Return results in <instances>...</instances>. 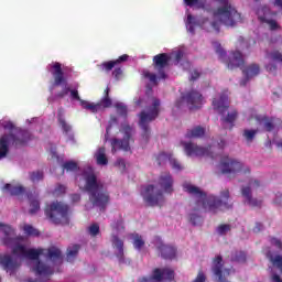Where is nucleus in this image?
<instances>
[{"label":"nucleus","mask_w":282,"mask_h":282,"mask_svg":"<svg viewBox=\"0 0 282 282\" xmlns=\"http://www.w3.org/2000/svg\"><path fill=\"white\" fill-rule=\"evenodd\" d=\"M175 181L171 172H162L158 178V186L155 185H144L141 187V196L143 202L151 207L162 206L164 204V193L166 195H173L175 188H173Z\"/></svg>","instance_id":"obj_1"},{"label":"nucleus","mask_w":282,"mask_h":282,"mask_svg":"<svg viewBox=\"0 0 282 282\" xmlns=\"http://www.w3.org/2000/svg\"><path fill=\"white\" fill-rule=\"evenodd\" d=\"M184 191L186 193H189V195H195L197 197L195 210H199V207H202L207 213H213L214 215L220 210V208H232V203H228L230 199V191L225 189L220 193V197L217 196H208L206 197V193H204L199 187L195 185H191L188 183H185L183 185Z\"/></svg>","instance_id":"obj_2"},{"label":"nucleus","mask_w":282,"mask_h":282,"mask_svg":"<svg viewBox=\"0 0 282 282\" xmlns=\"http://www.w3.org/2000/svg\"><path fill=\"white\" fill-rule=\"evenodd\" d=\"M85 191L88 193L89 202L94 208H98L100 213H106L107 206L111 203V196L105 188V184L98 181V177L94 173H89L85 176Z\"/></svg>","instance_id":"obj_3"},{"label":"nucleus","mask_w":282,"mask_h":282,"mask_svg":"<svg viewBox=\"0 0 282 282\" xmlns=\"http://www.w3.org/2000/svg\"><path fill=\"white\" fill-rule=\"evenodd\" d=\"M160 105L162 102L159 98L152 99V106L148 110H143L139 113V127L141 129V138L144 142H149L151 138V122L160 116Z\"/></svg>","instance_id":"obj_4"},{"label":"nucleus","mask_w":282,"mask_h":282,"mask_svg":"<svg viewBox=\"0 0 282 282\" xmlns=\"http://www.w3.org/2000/svg\"><path fill=\"white\" fill-rule=\"evenodd\" d=\"M216 1L220 7L214 11V19H217L227 28H235L241 21V13H238L237 9L230 4V0Z\"/></svg>","instance_id":"obj_5"},{"label":"nucleus","mask_w":282,"mask_h":282,"mask_svg":"<svg viewBox=\"0 0 282 282\" xmlns=\"http://www.w3.org/2000/svg\"><path fill=\"white\" fill-rule=\"evenodd\" d=\"M169 63H171V56L166 53H160L155 55L152 59V66L155 73H150L149 70H143V78H147L152 83V85L158 86V80H166V67H169Z\"/></svg>","instance_id":"obj_6"},{"label":"nucleus","mask_w":282,"mask_h":282,"mask_svg":"<svg viewBox=\"0 0 282 282\" xmlns=\"http://www.w3.org/2000/svg\"><path fill=\"white\" fill-rule=\"evenodd\" d=\"M44 213L46 218L55 224V226H69V217L72 212L69 206L64 203L53 202L50 205H46Z\"/></svg>","instance_id":"obj_7"},{"label":"nucleus","mask_w":282,"mask_h":282,"mask_svg":"<svg viewBox=\"0 0 282 282\" xmlns=\"http://www.w3.org/2000/svg\"><path fill=\"white\" fill-rule=\"evenodd\" d=\"M30 140H32V133L28 130H19L17 135L13 133L3 134L0 138V159L8 155L10 144L18 149V147H25Z\"/></svg>","instance_id":"obj_8"},{"label":"nucleus","mask_w":282,"mask_h":282,"mask_svg":"<svg viewBox=\"0 0 282 282\" xmlns=\"http://www.w3.org/2000/svg\"><path fill=\"white\" fill-rule=\"evenodd\" d=\"M0 230L3 232L4 237L2 238V246L7 248H12V254L15 257H25L28 249L25 246L21 245L23 238L17 237L14 229L10 225H4L0 223Z\"/></svg>","instance_id":"obj_9"},{"label":"nucleus","mask_w":282,"mask_h":282,"mask_svg":"<svg viewBox=\"0 0 282 282\" xmlns=\"http://www.w3.org/2000/svg\"><path fill=\"white\" fill-rule=\"evenodd\" d=\"M43 252V249H26V252L24 253V259H31V261H36V264L33 268V272H35V274H37L39 276L50 279V276L54 274V269L39 260Z\"/></svg>","instance_id":"obj_10"},{"label":"nucleus","mask_w":282,"mask_h":282,"mask_svg":"<svg viewBox=\"0 0 282 282\" xmlns=\"http://www.w3.org/2000/svg\"><path fill=\"white\" fill-rule=\"evenodd\" d=\"M214 47L216 50V54H218L220 61L226 63L228 69H237L238 67H243V54L241 52L236 51L231 52L228 61H226V51L221 47L219 42H214Z\"/></svg>","instance_id":"obj_11"},{"label":"nucleus","mask_w":282,"mask_h":282,"mask_svg":"<svg viewBox=\"0 0 282 282\" xmlns=\"http://www.w3.org/2000/svg\"><path fill=\"white\" fill-rule=\"evenodd\" d=\"M220 171L224 175H237V173H245L249 175L250 167L243 165V163L236 159L224 156L220 160Z\"/></svg>","instance_id":"obj_12"},{"label":"nucleus","mask_w":282,"mask_h":282,"mask_svg":"<svg viewBox=\"0 0 282 282\" xmlns=\"http://www.w3.org/2000/svg\"><path fill=\"white\" fill-rule=\"evenodd\" d=\"M184 102L187 105L191 111H193V109H202V106L204 105V96H202L197 90H189L183 94L181 98L176 100L175 107L180 109Z\"/></svg>","instance_id":"obj_13"},{"label":"nucleus","mask_w":282,"mask_h":282,"mask_svg":"<svg viewBox=\"0 0 282 282\" xmlns=\"http://www.w3.org/2000/svg\"><path fill=\"white\" fill-rule=\"evenodd\" d=\"M121 132L123 133V139L113 138L110 141L112 153H116V151H131L129 142H131V138L133 135V128L126 124L122 127Z\"/></svg>","instance_id":"obj_14"},{"label":"nucleus","mask_w":282,"mask_h":282,"mask_svg":"<svg viewBox=\"0 0 282 282\" xmlns=\"http://www.w3.org/2000/svg\"><path fill=\"white\" fill-rule=\"evenodd\" d=\"M175 279V271L171 268H155L150 278L143 276L139 282H163L173 281Z\"/></svg>","instance_id":"obj_15"},{"label":"nucleus","mask_w":282,"mask_h":282,"mask_svg":"<svg viewBox=\"0 0 282 282\" xmlns=\"http://www.w3.org/2000/svg\"><path fill=\"white\" fill-rule=\"evenodd\" d=\"M257 14H258V19H259L260 23H267V25H269V30H271V32L281 30V25L279 24V22H276V20L268 19L270 17V14H272V10H270V7H268V6L260 7L257 10Z\"/></svg>","instance_id":"obj_16"},{"label":"nucleus","mask_w":282,"mask_h":282,"mask_svg":"<svg viewBox=\"0 0 282 282\" xmlns=\"http://www.w3.org/2000/svg\"><path fill=\"white\" fill-rule=\"evenodd\" d=\"M185 154L187 155V158H193V155H195L196 158H202L204 155H210V147L208 148H204V147H199L193 142H181Z\"/></svg>","instance_id":"obj_17"},{"label":"nucleus","mask_w":282,"mask_h":282,"mask_svg":"<svg viewBox=\"0 0 282 282\" xmlns=\"http://www.w3.org/2000/svg\"><path fill=\"white\" fill-rule=\"evenodd\" d=\"M48 67L54 78V87L67 85V77H65V73L63 72V64L54 62L53 64H50Z\"/></svg>","instance_id":"obj_18"},{"label":"nucleus","mask_w":282,"mask_h":282,"mask_svg":"<svg viewBox=\"0 0 282 282\" xmlns=\"http://www.w3.org/2000/svg\"><path fill=\"white\" fill-rule=\"evenodd\" d=\"M0 265L10 275L17 274V270L21 268V262L17 258H12L10 254L0 256Z\"/></svg>","instance_id":"obj_19"},{"label":"nucleus","mask_w":282,"mask_h":282,"mask_svg":"<svg viewBox=\"0 0 282 282\" xmlns=\"http://www.w3.org/2000/svg\"><path fill=\"white\" fill-rule=\"evenodd\" d=\"M212 105L215 111H218L220 116H224V113H226V111H228L230 107V102L228 101V95L221 94L218 99L214 98Z\"/></svg>","instance_id":"obj_20"},{"label":"nucleus","mask_w":282,"mask_h":282,"mask_svg":"<svg viewBox=\"0 0 282 282\" xmlns=\"http://www.w3.org/2000/svg\"><path fill=\"white\" fill-rule=\"evenodd\" d=\"M158 250H159L162 259L173 261V259H175V257H177V248H175L174 246L161 243L158 247Z\"/></svg>","instance_id":"obj_21"},{"label":"nucleus","mask_w":282,"mask_h":282,"mask_svg":"<svg viewBox=\"0 0 282 282\" xmlns=\"http://www.w3.org/2000/svg\"><path fill=\"white\" fill-rule=\"evenodd\" d=\"M241 195L245 197L246 203L252 208H261L263 200L257 199L252 197V189L250 186L241 188Z\"/></svg>","instance_id":"obj_22"},{"label":"nucleus","mask_w":282,"mask_h":282,"mask_svg":"<svg viewBox=\"0 0 282 282\" xmlns=\"http://www.w3.org/2000/svg\"><path fill=\"white\" fill-rule=\"evenodd\" d=\"M256 120L260 127H263V129L270 133L271 131H274V122H276V118L274 117H268V116H256Z\"/></svg>","instance_id":"obj_23"},{"label":"nucleus","mask_w":282,"mask_h":282,"mask_svg":"<svg viewBox=\"0 0 282 282\" xmlns=\"http://www.w3.org/2000/svg\"><path fill=\"white\" fill-rule=\"evenodd\" d=\"M26 197L29 199V214L36 215L39 210H41V200H39V195L32 194V192L26 193Z\"/></svg>","instance_id":"obj_24"},{"label":"nucleus","mask_w":282,"mask_h":282,"mask_svg":"<svg viewBox=\"0 0 282 282\" xmlns=\"http://www.w3.org/2000/svg\"><path fill=\"white\" fill-rule=\"evenodd\" d=\"M112 246L117 248L118 253H117V259L119 260V263H124V241L120 239L118 236H112Z\"/></svg>","instance_id":"obj_25"},{"label":"nucleus","mask_w":282,"mask_h":282,"mask_svg":"<svg viewBox=\"0 0 282 282\" xmlns=\"http://www.w3.org/2000/svg\"><path fill=\"white\" fill-rule=\"evenodd\" d=\"M45 257L53 263H63V252L56 247L48 248Z\"/></svg>","instance_id":"obj_26"},{"label":"nucleus","mask_w":282,"mask_h":282,"mask_svg":"<svg viewBox=\"0 0 282 282\" xmlns=\"http://www.w3.org/2000/svg\"><path fill=\"white\" fill-rule=\"evenodd\" d=\"M128 61H129V55L123 54L115 61L104 62L101 64V67H102V69H105V72H111V69H113V67H118V65H120V63H127Z\"/></svg>","instance_id":"obj_27"},{"label":"nucleus","mask_w":282,"mask_h":282,"mask_svg":"<svg viewBox=\"0 0 282 282\" xmlns=\"http://www.w3.org/2000/svg\"><path fill=\"white\" fill-rule=\"evenodd\" d=\"M237 118H239V112L237 110H231L227 113V116L221 117L220 120L224 124H229V129H235V122H237Z\"/></svg>","instance_id":"obj_28"},{"label":"nucleus","mask_w":282,"mask_h":282,"mask_svg":"<svg viewBox=\"0 0 282 282\" xmlns=\"http://www.w3.org/2000/svg\"><path fill=\"white\" fill-rule=\"evenodd\" d=\"M67 94H70V98L73 100H78L79 102H80V100H83V99H80V95H78V90H76V89L70 90V88L67 86H65L62 91L57 93L55 95V97L56 98H65V96H67Z\"/></svg>","instance_id":"obj_29"},{"label":"nucleus","mask_w":282,"mask_h":282,"mask_svg":"<svg viewBox=\"0 0 282 282\" xmlns=\"http://www.w3.org/2000/svg\"><path fill=\"white\" fill-rule=\"evenodd\" d=\"M95 158L99 166H107V164H109V159H107V150L105 147H101L97 150Z\"/></svg>","instance_id":"obj_30"},{"label":"nucleus","mask_w":282,"mask_h":282,"mask_svg":"<svg viewBox=\"0 0 282 282\" xmlns=\"http://www.w3.org/2000/svg\"><path fill=\"white\" fill-rule=\"evenodd\" d=\"M78 252H80V245H70L66 250V261L72 263L76 257H78Z\"/></svg>","instance_id":"obj_31"},{"label":"nucleus","mask_w":282,"mask_h":282,"mask_svg":"<svg viewBox=\"0 0 282 282\" xmlns=\"http://www.w3.org/2000/svg\"><path fill=\"white\" fill-rule=\"evenodd\" d=\"M243 75L246 76L247 80H250V78H253V76H259V73L261 72V68L257 64H251L243 70Z\"/></svg>","instance_id":"obj_32"},{"label":"nucleus","mask_w":282,"mask_h":282,"mask_svg":"<svg viewBox=\"0 0 282 282\" xmlns=\"http://www.w3.org/2000/svg\"><path fill=\"white\" fill-rule=\"evenodd\" d=\"M206 134V129L200 126L194 127L192 130H188L186 132V138H204Z\"/></svg>","instance_id":"obj_33"},{"label":"nucleus","mask_w":282,"mask_h":282,"mask_svg":"<svg viewBox=\"0 0 282 282\" xmlns=\"http://www.w3.org/2000/svg\"><path fill=\"white\" fill-rule=\"evenodd\" d=\"M187 8H196V10H206L208 0H183Z\"/></svg>","instance_id":"obj_34"},{"label":"nucleus","mask_w":282,"mask_h":282,"mask_svg":"<svg viewBox=\"0 0 282 282\" xmlns=\"http://www.w3.org/2000/svg\"><path fill=\"white\" fill-rule=\"evenodd\" d=\"M231 261L234 263H246L248 261V253L246 251H234L231 252Z\"/></svg>","instance_id":"obj_35"},{"label":"nucleus","mask_w":282,"mask_h":282,"mask_svg":"<svg viewBox=\"0 0 282 282\" xmlns=\"http://www.w3.org/2000/svg\"><path fill=\"white\" fill-rule=\"evenodd\" d=\"M44 177H45V174L42 170L32 171L29 173V180H31V182H33V184L43 182Z\"/></svg>","instance_id":"obj_36"},{"label":"nucleus","mask_w":282,"mask_h":282,"mask_svg":"<svg viewBox=\"0 0 282 282\" xmlns=\"http://www.w3.org/2000/svg\"><path fill=\"white\" fill-rule=\"evenodd\" d=\"M109 87H107L104 91L105 96L104 98L99 101V108L104 107V109H109L111 105H113V101H111V98L109 97Z\"/></svg>","instance_id":"obj_37"},{"label":"nucleus","mask_w":282,"mask_h":282,"mask_svg":"<svg viewBox=\"0 0 282 282\" xmlns=\"http://www.w3.org/2000/svg\"><path fill=\"white\" fill-rule=\"evenodd\" d=\"M57 121L62 128V131L65 133V135H69V133H72V127L69 126V123H67L65 118H63V115H58Z\"/></svg>","instance_id":"obj_38"},{"label":"nucleus","mask_w":282,"mask_h":282,"mask_svg":"<svg viewBox=\"0 0 282 282\" xmlns=\"http://www.w3.org/2000/svg\"><path fill=\"white\" fill-rule=\"evenodd\" d=\"M1 127L3 129H6V131H14L13 135H17L19 133V130L20 131H24L23 129L21 128H17V126L14 124V122L12 121H3L1 123Z\"/></svg>","instance_id":"obj_39"},{"label":"nucleus","mask_w":282,"mask_h":282,"mask_svg":"<svg viewBox=\"0 0 282 282\" xmlns=\"http://www.w3.org/2000/svg\"><path fill=\"white\" fill-rule=\"evenodd\" d=\"M268 259L269 261L272 262V264L278 268V270H280L282 272V256L281 254H276L275 257L272 254H268Z\"/></svg>","instance_id":"obj_40"},{"label":"nucleus","mask_w":282,"mask_h":282,"mask_svg":"<svg viewBox=\"0 0 282 282\" xmlns=\"http://www.w3.org/2000/svg\"><path fill=\"white\" fill-rule=\"evenodd\" d=\"M132 239L135 250H142V248H144L145 242L144 239H142V236H140V234H133Z\"/></svg>","instance_id":"obj_41"},{"label":"nucleus","mask_w":282,"mask_h":282,"mask_svg":"<svg viewBox=\"0 0 282 282\" xmlns=\"http://www.w3.org/2000/svg\"><path fill=\"white\" fill-rule=\"evenodd\" d=\"M269 61L282 65V53L280 51H272L268 54Z\"/></svg>","instance_id":"obj_42"},{"label":"nucleus","mask_w":282,"mask_h":282,"mask_svg":"<svg viewBox=\"0 0 282 282\" xmlns=\"http://www.w3.org/2000/svg\"><path fill=\"white\" fill-rule=\"evenodd\" d=\"M171 160V153L160 152L156 156V162L159 166H164L166 162Z\"/></svg>","instance_id":"obj_43"},{"label":"nucleus","mask_w":282,"mask_h":282,"mask_svg":"<svg viewBox=\"0 0 282 282\" xmlns=\"http://www.w3.org/2000/svg\"><path fill=\"white\" fill-rule=\"evenodd\" d=\"M80 105H82V107H84V109H88L89 111H93V113H96V111H98V109H100L99 102L94 104V102L80 100Z\"/></svg>","instance_id":"obj_44"},{"label":"nucleus","mask_w":282,"mask_h":282,"mask_svg":"<svg viewBox=\"0 0 282 282\" xmlns=\"http://www.w3.org/2000/svg\"><path fill=\"white\" fill-rule=\"evenodd\" d=\"M232 230V226L229 224H221L217 227L216 231L220 237L228 235Z\"/></svg>","instance_id":"obj_45"},{"label":"nucleus","mask_w":282,"mask_h":282,"mask_svg":"<svg viewBox=\"0 0 282 282\" xmlns=\"http://www.w3.org/2000/svg\"><path fill=\"white\" fill-rule=\"evenodd\" d=\"M257 133H259V130L245 129L242 135L245 140H247V142H252V140H254V138L257 137Z\"/></svg>","instance_id":"obj_46"},{"label":"nucleus","mask_w":282,"mask_h":282,"mask_svg":"<svg viewBox=\"0 0 282 282\" xmlns=\"http://www.w3.org/2000/svg\"><path fill=\"white\" fill-rule=\"evenodd\" d=\"M21 195H25V187L23 185H17L11 188L12 197H21Z\"/></svg>","instance_id":"obj_47"},{"label":"nucleus","mask_w":282,"mask_h":282,"mask_svg":"<svg viewBox=\"0 0 282 282\" xmlns=\"http://www.w3.org/2000/svg\"><path fill=\"white\" fill-rule=\"evenodd\" d=\"M170 164L174 171H184V165L177 161V159L173 158V154L170 155Z\"/></svg>","instance_id":"obj_48"},{"label":"nucleus","mask_w":282,"mask_h":282,"mask_svg":"<svg viewBox=\"0 0 282 282\" xmlns=\"http://www.w3.org/2000/svg\"><path fill=\"white\" fill-rule=\"evenodd\" d=\"M87 232L88 235H90L91 237H98V235H100V225L98 224H91L88 228H87Z\"/></svg>","instance_id":"obj_49"},{"label":"nucleus","mask_w":282,"mask_h":282,"mask_svg":"<svg viewBox=\"0 0 282 282\" xmlns=\"http://www.w3.org/2000/svg\"><path fill=\"white\" fill-rule=\"evenodd\" d=\"M186 28L191 34H195V18L192 14L187 15Z\"/></svg>","instance_id":"obj_50"},{"label":"nucleus","mask_w":282,"mask_h":282,"mask_svg":"<svg viewBox=\"0 0 282 282\" xmlns=\"http://www.w3.org/2000/svg\"><path fill=\"white\" fill-rule=\"evenodd\" d=\"M63 169L65 171H77L78 170V163L74 161H68L63 164Z\"/></svg>","instance_id":"obj_51"},{"label":"nucleus","mask_w":282,"mask_h":282,"mask_svg":"<svg viewBox=\"0 0 282 282\" xmlns=\"http://www.w3.org/2000/svg\"><path fill=\"white\" fill-rule=\"evenodd\" d=\"M23 229L25 235H31L33 237H39L40 235V232L35 228H33L32 225H25Z\"/></svg>","instance_id":"obj_52"},{"label":"nucleus","mask_w":282,"mask_h":282,"mask_svg":"<svg viewBox=\"0 0 282 282\" xmlns=\"http://www.w3.org/2000/svg\"><path fill=\"white\" fill-rule=\"evenodd\" d=\"M111 228H113V230H124V220L119 218L111 224Z\"/></svg>","instance_id":"obj_53"},{"label":"nucleus","mask_w":282,"mask_h":282,"mask_svg":"<svg viewBox=\"0 0 282 282\" xmlns=\"http://www.w3.org/2000/svg\"><path fill=\"white\" fill-rule=\"evenodd\" d=\"M117 113L119 116H122L123 118H127V106L122 104H116Z\"/></svg>","instance_id":"obj_54"},{"label":"nucleus","mask_w":282,"mask_h":282,"mask_svg":"<svg viewBox=\"0 0 282 282\" xmlns=\"http://www.w3.org/2000/svg\"><path fill=\"white\" fill-rule=\"evenodd\" d=\"M189 221L193 224V226H199V224H202V217L196 214H191Z\"/></svg>","instance_id":"obj_55"},{"label":"nucleus","mask_w":282,"mask_h":282,"mask_svg":"<svg viewBox=\"0 0 282 282\" xmlns=\"http://www.w3.org/2000/svg\"><path fill=\"white\" fill-rule=\"evenodd\" d=\"M67 187L63 184H58L54 189V195H65Z\"/></svg>","instance_id":"obj_56"},{"label":"nucleus","mask_w":282,"mask_h":282,"mask_svg":"<svg viewBox=\"0 0 282 282\" xmlns=\"http://www.w3.org/2000/svg\"><path fill=\"white\" fill-rule=\"evenodd\" d=\"M265 69H267V72H270L271 74H276V70L279 69V67L274 63H269L265 65Z\"/></svg>","instance_id":"obj_57"},{"label":"nucleus","mask_w":282,"mask_h":282,"mask_svg":"<svg viewBox=\"0 0 282 282\" xmlns=\"http://www.w3.org/2000/svg\"><path fill=\"white\" fill-rule=\"evenodd\" d=\"M115 166H118L121 169V171H124V169H127V163H124L123 159H118L115 163Z\"/></svg>","instance_id":"obj_58"},{"label":"nucleus","mask_w":282,"mask_h":282,"mask_svg":"<svg viewBox=\"0 0 282 282\" xmlns=\"http://www.w3.org/2000/svg\"><path fill=\"white\" fill-rule=\"evenodd\" d=\"M112 76L116 78V80H120V76H122V68L116 67L112 72Z\"/></svg>","instance_id":"obj_59"},{"label":"nucleus","mask_w":282,"mask_h":282,"mask_svg":"<svg viewBox=\"0 0 282 282\" xmlns=\"http://www.w3.org/2000/svg\"><path fill=\"white\" fill-rule=\"evenodd\" d=\"M271 243H272V246H275V248H279V250L282 249V242H281V240H279V239H276V238H272V239H271Z\"/></svg>","instance_id":"obj_60"},{"label":"nucleus","mask_w":282,"mask_h":282,"mask_svg":"<svg viewBox=\"0 0 282 282\" xmlns=\"http://www.w3.org/2000/svg\"><path fill=\"white\" fill-rule=\"evenodd\" d=\"M80 194H72L70 195V202H73V204H78V202H80Z\"/></svg>","instance_id":"obj_61"},{"label":"nucleus","mask_w":282,"mask_h":282,"mask_svg":"<svg viewBox=\"0 0 282 282\" xmlns=\"http://www.w3.org/2000/svg\"><path fill=\"white\" fill-rule=\"evenodd\" d=\"M238 44L240 45V47H243V45H245V47H250V45H248V42H246V39L243 37V36H240L239 39H238Z\"/></svg>","instance_id":"obj_62"},{"label":"nucleus","mask_w":282,"mask_h":282,"mask_svg":"<svg viewBox=\"0 0 282 282\" xmlns=\"http://www.w3.org/2000/svg\"><path fill=\"white\" fill-rule=\"evenodd\" d=\"M199 76H202V74L198 73L197 69H194V70L192 72V75H191L189 80H197V78H199Z\"/></svg>","instance_id":"obj_63"},{"label":"nucleus","mask_w":282,"mask_h":282,"mask_svg":"<svg viewBox=\"0 0 282 282\" xmlns=\"http://www.w3.org/2000/svg\"><path fill=\"white\" fill-rule=\"evenodd\" d=\"M261 230H263V224L256 223V226L253 227V232H261Z\"/></svg>","instance_id":"obj_64"}]
</instances>
